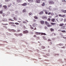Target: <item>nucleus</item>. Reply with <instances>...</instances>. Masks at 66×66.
I'll use <instances>...</instances> for the list:
<instances>
[{"instance_id": "nucleus-1", "label": "nucleus", "mask_w": 66, "mask_h": 66, "mask_svg": "<svg viewBox=\"0 0 66 66\" xmlns=\"http://www.w3.org/2000/svg\"><path fill=\"white\" fill-rule=\"evenodd\" d=\"M48 15H50V16H53L54 15V14L53 13H51L50 12H48Z\"/></svg>"}, {"instance_id": "nucleus-2", "label": "nucleus", "mask_w": 66, "mask_h": 66, "mask_svg": "<svg viewBox=\"0 0 66 66\" xmlns=\"http://www.w3.org/2000/svg\"><path fill=\"white\" fill-rule=\"evenodd\" d=\"M29 33V32L27 30L23 31V34H27V33Z\"/></svg>"}, {"instance_id": "nucleus-3", "label": "nucleus", "mask_w": 66, "mask_h": 66, "mask_svg": "<svg viewBox=\"0 0 66 66\" xmlns=\"http://www.w3.org/2000/svg\"><path fill=\"white\" fill-rule=\"evenodd\" d=\"M59 16L60 17H65V15H62L59 14Z\"/></svg>"}, {"instance_id": "nucleus-4", "label": "nucleus", "mask_w": 66, "mask_h": 66, "mask_svg": "<svg viewBox=\"0 0 66 66\" xmlns=\"http://www.w3.org/2000/svg\"><path fill=\"white\" fill-rule=\"evenodd\" d=\"M49 4H52L54 3V2L53 1H51L49 2Z\"/></svg>"}, {"instance_id": "nucleus-5", "label": "nucleus", "mask_w": 66, "mask_h": 66, "mask_svg": "<svg viewBox=\"0 0 66 66\" xmlns=\"http://www.w3.org/2000/svg\"><path fill=\"white\" fill-rule=\"evenodd\" d=\"M40 0H36L35 2L37 3H40Z\"/></svg>"}, {"instance_id": "nucleus-6", "label": "nucleus", "mask_w": 66, "mask_h": 66, "mask_svg": "<svg viewBox=\"0 0 66 66\" xmlns=\"http://www.w3.org/2000/svg\"><path fill=\"white\" fill-rule=\"evenodd\" d=\"M43 19H47V17L46 16H43L42 17Z\"/></svg>"}, {"instance_id": "nucleus-7", "label": "nucleus", "mask_w": 66, "mask_h": 66, "mask_svg": "<svg viewBox=\"0 0 66 66\" xmlns=\"http://www.w3.org/2000/svg\"><path fill=\"white\" fill-rule=\"evenodd\" d=\"M40 22L42 24H44L45 22H44V21H43L41 20L40 21Z\"/></svg>"}, {"instance_id": "nucleus-8", "label": "nucleus", "mask_w": 66, "mask_h": 66, "mask_svg": "<svg viewBox=\"0 0 66 66\" xmlns=\"http://www.w3.org/2000/svg\"><path fill=\"white\" fill-rule=\"evenodd\" d=\"M28 1L29 3H32L33 2V0H28Z\"/></svg>"}, {"instance_id": "nucleus-9", "label": "nucleus", "mask_w": 66, "mask_h": 66, "mask_svg": "<svg viewBox=\"0 0 66 66\" xmlns=\"http://www.w3.org/2000/svg\"><path fill=\"white\" fill-rule=\"evenodd\" d=\"M27 5V3H24L21 5L22 6H26Z\"/></svg>"}, {"instance_id": "nucleus-10", "label": "nucleus", "mask_w": 66, "mask_h": 66, "mask_svg": "<svg viewBox=\"0 0 66 66\" xmlns=\"http://www.w3.org/2000/svg\"><path fill=\"white\" fill-rule=\"evenodd\" d=\"M2 21H7V19H3Z\"/></svg>"}, {"instance_id": "nucleus-11", "label": "nucleus", "mask_w": 66, "mask_h": 66, "mask_svg": "<svg viewBox=\"0 0 66 66\" xmlns=\"http://www.w3.org/2000/svg\"><path fill=\"white\" fill-rule=\"evenodd\" d=\"M25 12H27V10L26 9H24L22 10V12L25 13Z\"/></svg>"}, {"instance_id": "nucleus-12", "label": "nucleus", "mask_w": 66, "mask_h": 66, "mask_svg": "<svg viewBox=\"0 0 66 66\" xmlns=\"http://www.w3.org/2000/svg\"><path fill=\"white\" fill-rule=\"evenodd\" d=\"M44 14V12L43 11H42L39 13V14L40 15H42Z\"/></svg>"}, {"instance_id": "nucleus-13", "label": "nucleus", "mask_w": 66, "mask_h": 66, "mask_svg": "<svg viewBox=\"0 0 66 66\" xmlns=\"http://www.w3.org/2000/svg\"><path fill=\"white\" fill-rule=\"evenodd\" d=\"M36 26H37V24L35 23H34L33 24V26L34 27H36Z\"/></svg>"}, {"instance_id": "nucleus-14", "label": "nucleus", "mask_w": 66, "mask_h": 66, "mask_svg": "<svg viewBox=\"0 0 66 66\" xmlns=\"http://www.w3.org/2000/svg\"><path fill=\"white\" fill-rule=\"evenodd\" d=\"M51 20L52 22H55V19L53 18L51 19Z\"/></svg>"}, {"instance_id": "nucleus-15", "label": "nucleus", "mask_w": 66, "mask_h": 66, "mask_svg": "<svg viewBox=\"0 0 66 66\" xmlns=\"http://www.w3.org/2000/svg\"><path fill=\"white\" fill-rule=\"evenodd\" d=\"M64 26V24L63 23L61 24H60L59 25V26H60V27H62V26Z\"/></svg>"}, {"instance_id": "nucleus-16", "label": "nucleus", "mask_w": 66, "mask_h": 66, "mask_svg": "<svg viewBox=\"0 0 66 66\" xmlns=\"http://www.w3.org/2000/svg\"><path fill=\"white\" fill-rule=\"evenodd\" d=\"M35 34H36V35H38V34H40L41 33H40V32H35Z\"/></svg>"}, {"instance_id": "nucleus-17", "label": "nucleus", "mask_w": 66, "mask_h": 66, "mask_svg": "<svg viewBox=\"0 0 66 66\" xmlns=\"http://www.w3.org/2000/svg\"><path fill=\"white\" fill-rule=\"evenodd\" d=\"M34 18L35 19H38V17L37 16H34Z\"/></svg>"}, {"instance_id": "nucleus-18", "label": "nucleus", "mask_w": 66, "mask_h": 66, "mask_svg": "<svg viewBox=\"0 0 66 66\" xmlns=\"http://www.w3.org/2000/svg\"><path fill=\"white\" fill-rule=\"evenodd\" d=\"M51 24L52 25H53V26H54V25L56 24V23H53L52 22H51Z\"/></svg>"}, {"instance_id": "nucleus-19", "label": "nucleus", "mask_w": 66, "mask_h": 66, "mask_svg": "<svg viewBox=\"0 0 66 66\" xmlns=\"http://www.w3.org/2000/svg\"><path fill=\"white\" fill-rule=\"evenodd\" d=\"M18 35L19 36H22V35H23L22 34V33H21L19 34H18Z\"/></svg>"}, {"instance_id": "nucleus-20", "label": "nucleus", "mask_w": 66, "mask_h": 66, "mask_svg": "<svg viewBox=\"0 0 66 66\" xmlns=\"http://www.w3.org/2000/svg\"><path fill=\"white\" fill-rule=\"evenodd\" d=\"M41 48L42 49H45V46H41Z\"/></svg>"}, {"instance_id": "nucleus-21", "label": "nucleus", "mask_w": 66, "mask_h": 66, "mask_svg": "<svg viewBox=\"0 0 66 66\" xmlns=\"http://www.w3.org/2000/svg\"><path fill=\"white\" fill-rule=\"evenodd\" d=\"M3 7H4L5 9H6L7 8V6L6 5H4Z\"/></svg>"}, {"instance_id": "nucleus-22", "label": "nucleus", "mask_w": 66, "mask_h": 66, "mask_svg": "<svg viewBox=\"0 0 66 66\" xmlns=\"http://www.w3.org/2000/svg\"><path fill=\"white\" fill-rule=\"evenodd\" d=\"M50 30L51 32H53L54 31V29L51 28V29Z\"/></svg>"}, {"instance_id": "nucleus-23", "label": "nucleus", "mask_w": 66, "mask_h": 66, "mask_svg": "<svg viewBox=\"0 0 66 66\" xmlns=\"http://www.w3.org/2000/svg\"><path fill=\"white\" fill-rule=\"evenodd\" d=\"M12 32H15L16 31V30L14 29H12Z\"/></svg>"}, {"instance_id": "nucleus-24", "label": "nucleus", "mask_w": 66, "mask_h": 66, "mask_svg": "<svg viewBox=\"0 0 66 66\" xmlns=\"http://www.w3.org/2000/svg\"><path fill=\"white\" fill-rule=\"evenodd\" d=\"M45 23H46V24L47 25H48V24H49V23L47 21L45 22Z\"/></svg>"}, {"instance_id": "nucleus-25", "label": "nucleus", "mask_w": 66, "mask_h": 66, "mask_svg": "<svg viewBox=\"0 0 66 66\" xmlns=\"http://www.w3.org/2000/svg\"><path fill=\"white\" fill-rule=\"evenodd\" d=\"M23 29H24V30H25V29H26V26H24L23 27Z\"/></svg>"}, {"instance_id": "nucleus-26", "label": "nucleus", "mask_w": 66, "mask_h": 66, "mask_svg": "<svg viewBox=\"0 0 66 66\" xmlns=\"http://www.w3.org/2000/svg\"><path fill=\"white\" fill-rule=\"evenodd\" d=\"M41 35H46V34L45 33H41Z\"/></svg>"}, {"instance_id": "nucleus-27", "label": "nucleus", "mask_w": 66, "mask_h": 66, "mask_svg": "<svg viewBox=\"0 0 66 66\" xmlns=\"http://www.w3.org/2000/svg\"><path fill=\"white\" fill-rule=\"evenodd\" d=\"M30 28L31 29H34V28L32 27V26L31 25H30Z\"/></svg>"}, {"instance_id": "nucleus-28", "label": "nucleus", "mask_w": 66, "mask_h": 66, "mask_svg": "<svg viewBox=\"0 0 66 66\" xmlns=\"http://www.w3.org/2000/svg\"><path fill=\"white\" fill-rule=\"evenodd\" d=\"M45 3L44 2L43 3V4H42V6H45Z\"/></svg>"}, {"instance_id": "nucleus-29", "label": "nucleus", "mask_w": 66, "mask_h": 66, "mask_svg": "<svg viewBox=\"0 0 66 66\" xmlns=\"http://www.w3.org/2000/svg\"><path fill=\"white\" fill-rule=\"evenodd\" d=\"M62 12H63L64 13H66V10H62Z\"/></svg>"}, {"instance_id": "nucleus-30", "label": "nucleus", "mask_w": 66, "mask_h": 66, "mask_svg": "<svg viewBox=\"0 0 66 66\" xmlns=\"http://www.w3.org/2000/svg\"><path fill=\"white\" fill-rule=\"evenodd\" d=\"M63 38L64 39H66V35L64 36L63 37Z\"/></svg>"}, {"instance_id": "nucleus-31", "label": "nucleus", "mask_w": 66, "mask_h": 66, "mask_svg": "<svg viewBox=\"0 0 66 66\" xmlns=\"http://www.w3.org/2000/svg\"><path fill=\"white\" fill-rule=\"evenodd\" d=\"M9 20L10 21H14V20H13L12 19H9Z\"/></svg>"}, {"instance_id": "nucleus-32", "label": "nucleus", "mask_w": 66, "mask_h": 66, "mask_svg": "<svg viewBox=\"0 0 66 66\" xmlns=\"http://www.w3.org/2000/svg\"><path fill=\"white\" fill-rule=\"evenodd\" d=\"M32 13L31 12H30L29 13V16H30V15H32Z\"/></svg>"}, {"instance_id": "nucleus-33", "label": "nucleus", "mask_w": 66, "mask_h": 66, "mask_svg": "<svg viewBox=\"0 0 66 66\" xmlns=\"http://www.w3.org/2000/svg\"><path fill=\"white\" fill-rule=\"evenodd\" d=\"M5 16V13H3V17H4V16Z\"/></svg>"}, {"instance_id": "nucleus-34", "label": "nucleus", "mask_w": 66, "mask_h": 66, "mask_svg": "<svg viewBox=\"0 0 66 66\" xmlns=\"http://www.w3.org/2000/svg\"><path fill=\"white\" fill-rule=\"evenodd\" d=\"M0 14H3V11L2 10L0 11Z\"/></svg>"}, {"instance_id": "nucleus-35", "label": "nucleus", "mask_w": 66, "mask_h": 66, "mask_svg": "<svg viewBox=\"0 0 66 66\" xmlns=\"http://www.w3.org/2000/svg\"><path fill=\"white\" fill-rule=\"evenodd\" d=\"M51 26H51V25H50L49 24H48L47 25V27H51Z\"/></svg>"}, {"instance_id": "nucleus-36", "label": "nucleus", "mask_w": 66, "mask_h": 66, "mask_svg": "<svg viewBox=\"0 0 66 66\" xmlns=\"http://www.w3.org/2000/svg\"><path fill=\"white\" fill-rule=\"evenodd\" d=\"M13 19L15 20H17V19H16V18L15 17H14L13 18Z\"/></svg>"}, {"instance_id": "nucleus-37", "label": "nucleus", "mask_w": 66, "mask_h": 66, "mask_svg": "<svg viewBox=\"0 0 66 66\" xmlns=\"http://www.w3.org/2000/svg\"><path fill=\"white\" fill-rule=\"evenodd\" d=\"M59 46H63V44L60 43L59 45Z\"/></svg>"}, {"instance_id": "nucleus-38", "label": "nucleus", "mask_w": 66, "mask_h": 66, "mask_svg": "<svg viewBox=\"0 0 66 66\" xmlns=\"http://www.w3.org/2000/svg\"><path fill=\"white\" fill-rule=\"evenodd\" d=\"M61 32H62L64 33V32H66V31H65V30H62L61 31Z\"/></svg>"}, {"instance_id": "nucleus-39", "label": "nucleus", "mask_w": 66, "mask_h": 66, "mask_svg": "<svg viewBox=\"0 0 66 66\" xmlns=\"http://www.w3.org/2000/svg\"><path fill=\"white\" fill-rule=\"evenodd\" d=\"M45 13L46 14H48V12L47 11H45Z\"/></svg>"}, {"instance_id": "nucleus-40", "label": "nucleus", "mask_w": 66, "mask_h": 66, "mask_svg": "<svg viewBox=\"0 0 66 66\" xmlns=\"http://www.w3.org/2000/svg\"><path fill=\"white\" fill-rule=\"evenodd\" d=\"M3 27H4V28H5V29H7V27H6V26H4Z\"/></svg>"}, {"instance_id": "nucleus-41", "label": "nucleus", "mask_w": 66, "mask_h": 66, "mask_svg": "<svg viewBox=\"0 0 66 66\" xmlns=\"http://www.w3.org/2000/svg\"><path fill=\"white\" fill-rule=\"evenodd\" d=\"M10 1V0H5V2H9Z\"/></svg>"}, {"instance_id": "nucleus-42", "label": "nucleus", "mask_w": 66, "mask_h": 66, "mask_svg": "<svg viewBox=\"0 0 66 66\" xmlns=\"http://www.w3.org/2000/svg\"><path fill=\"white\" fill-rule=\"evenodd\" d=\"M62 2H66V1L65 0H62Z\"/></svg>"}, {"instance_id": "nucleus-43", "label": "nucleus", "mask_w": 66, "mask_h": 66, "mask_svg": "<svg viewBox=\"0 0 66 66\" xmlns=\"http://www.w3.org/2000/svg\"><path fill=\"white\" fill-rule=\"evenodd\" d=\"M47 20L48 21H50V20H51L50 19V18H48V19H47Z\"/></svg>"}, {"instance_id": "nucleus-44", "label": "nucleus", "mask_w": 66, "mask_h": 66, "mask_svg": "<svg viewBox=\"0 0 66 66\" xmlns=\"http://www.w3.org/2000/svg\"><path fill=\"white\" fill-rule=\"evenodd\" d=\"M15 24H16V25H18L19 24V23H15Z\"/></svg>"}, {"instance_id": "nucleus-45", "label": "nucleus", "mask_w": 66, "mask_h": 66, "mask_svg": "<svg viewBox=\"0 0 66 66\" xmlns=\"http://www.w3.org/2000/svg\"><path fill=\"white\" fill-rule=\"evenodd\" d=\"M2 6V4H1V3H0V8Z\"/></svg>"}, {"instance_id": "nucleus-46", "label": "nucleus", "mask_w": 66, "mask_h": 66, "mask_svg": "<svg viewBox=\"0 0 66 66\" xmlns=\"http://www.w3.org/2000/svg\"><path fill=\"white\" fill-rule=\"evenodd\" d=\"M22 23H26V22L24 21H23L22 22Z\"/></svg>"}, {"instance_id": "nucleus-47", "label": "nucleus", "mask_w": 66, "mask_h": 66, "mask_svg": "<svg viewBox=\"0 0 66 66\" xmlns=\"http://www.w3.org/2000/svg\"><path fill=\"white\" fill-rule=\"evenodd\" d=\"M48 42H51V40L49 39H48Z\"/></svg>"}, {"instance_id": "nucleus-48", "label": "nucleus", "mask_w": 66, "mask_h": 66, "mask_svg": "<svg viewBox=\"0 0 66 66\" xmlns=\"http://www.w3.org/2000/svg\"><path fill=\"white\" fill-rule=\"evenodd\" d=\"M14 24V23H9V24Z\"/></svg>"}, {"instance_id": "nucleus-49", "label": "nucleus", "mask_w": 66, "mask_h": 66, "mask_svg": "<svg viewBox=\"0 0 66 66\" xmlns=\"http://www.w3.org/2000/svg\"><path fill=\"white\" fill-rule=\"evenodd\" d=\"M34 37H37V36H36L35 35H34Z\"/></svg>"}, {"instance_id": "nucleus-50", "label": "nucleus", "mask_w": 66, "mask_h": 66, "mask_svg": "<svg viewBox=\"0 0 66 66\" xmlns=\"http://www.w3.org/2000/svg\"><path fill=\"white\" fill-rule=\"evenodd\" d=\"M11 26H14V27H16V26L14 24H12Z\"/></svg>"}, {"instance_id": "nucleus-51", "label": "nucleus", "mask_w": 66, "mask_h": 66, "mask_svg": "<svg viewBox=\"0 0 66 66\" xmlns=\"http://www.w3.org/2000/svg\"><path fill=\"white\" fill-rule=\"evenodd\" d=\"M50 45H52V42H50L49 43Z\"/></svg>"}, {"instance_id": "nucleus-52", "label": "nucleus", "mask_w": 66, "mask_h": 66, "mask_svg": "<svg viewBox=\"0 0 66 66\" xmlns=\"http://www.w3.org/2000/svg\"><path fill=\"white\" fill-rule=\"evenodd\" d=\"M33 22H36V20H33Z\"/></svg>"}, {"instance_id": "nucleus-53", "label": "nucleus", "mask_w": 66, "mask_h": 66, "mask_svg": "<svg viewBox=\"0 0 66 66\" xmlns=\"http://www.w3.org/2000/svg\"><path fill=\"white\" fill-rule=\"evenodd\" d=\"M66 19H65L64 20V22H66Z\"/></svg>"}, {"instance_id": "nucleus-54", "label": "nucleus", "mask_w": 66, "mask_h": 66, "mask_svg": "<svg viewBox=\"0 0 66 66\" xmlns=\"http://www.w3.org/2000/svg\"><path fill=\"white\" fill-rule=\"evenodd\" d=\"M48 17L49 18H52V16H48Z\"/></svg>"}, {"instance_id": "nucleus-55", "label": "nucleus", "mask_w": 66, "mask_h": 66, "mask_svg": "<svg viewBox=\"0 0 66 66\" xmlns=\"http://www.w3.org/2000/svg\"><path fill=\"white\" fill-rule=\"evenodd\" d=\"M58 31H62V30H61V29H60L58 30Z\"/></svg>"}, {"instance_id": "nucleus-56", "label": "nucleus", "mask_w": 66, "mask_h": 66, "mask_svg": "<svg viewBox=\"0 0 66 66\" xmlns=\"http://www.w3.org/2000/svg\"><path fill=\"white\" fill-rule=\"evenodd\" d=\"M14 35H17V34H16V33H15L14 34Z\"/></svg>"}, {"instance_id": "nucleus-57", "label": "nucleus", "mask_w": 66, "mask_h": 66, "mask_svg": "<svg viewBox=\"0 0 66 66\" xmlns=\"http://www.w3.org/2000/svg\"><path fill=\"white\" fill-rule=\"evenodd\" d=\"M61 48H65V46H63V47H61Z\"/></svg>"}, {"instance_id": "nucleus-58", "label": "nucleus", "mask_w": 66, "mask_h": 66, "mask_svg": "<svg viewBox=\"0 0 66 66\" xmlns=\"http://www.w3.org/2000/svg\"><path fill=\"white\" fill-rule=\"evenodd\" d=\"M43 11H44V12H46V10H43Z\"/></svg>"}, {"instance_id": "nucleus-59", "label": "nucleus", "mask_w": 66, "mask_h": 66, "mask_svg": "<svg viewBox=\"0 0 66 66\" xmlns=\"http://www.w3.org/2000/svg\"><path fill=\"white\" fill-rule=\"evenodd\" d=\"M3 24L4 25H5V24H6V25H7V24Z\"/></svg>"}, {"instance_id": "nucleus-60", "label": "nucleus", "mask_w": 66, "mask_h": 66, "mask_svg": "<svg viewBox=\"0 0 66 66\" xmlns=\"http://www.w3.org/2000/svg\"><path fill=\"white\" fill-rule=\"evenodd\" d=\"M8 6L9 7H10V6L9 5H8Z\"/></svg>"}, {"instance_id": "nucleus-61", "label": "nucleus", "mask_w": 66, "mask_h": 66, "mask_svg": "<svg viewBox=\"0 0 66 66\" xmlns=\"http://www.w3.org/2000/svg\"><path fill=\"white\" fill-rule=\"evenodd\" d=\"M34 30H36V28H35Z\"/></svg>"}, {"instance_id": "nucleus-62", "label": "nucleus", "mask_w": 66, "mask_h": 66, "mask_svg": "<svg viewBox=\"0 0 66 66\" xmlns=\"http://www.w3.org/2000/svg\"><path fill=\"white\" fill-rule=\"evenodd\" d=\"M37 52H38L39 53V51H37Z\"/></svg>"}, {"instance_id": "nucleus-63", "label": "nucleus", "mask_w": 66, "mask_h": 66, "mask_svg": "<svg viewBox=\"0 0 66 66\" xmlns=\"http://www.w3.org/2000/svg\"><path fill=\"white\" fill-rule=\"evenodd\" d=\"M63 19H62L61 21H63Z\"/></svg>"}, {"instance_id": "nucleus-64", "label": "nucleus", "mask_w": 66, "mask_h": 66, "mask_svg": "<svg viewBox=\"0 0 66 66\" xmlns=\"http://www.w3.org/2000/svg\"><path fill=\"white\" fill-rule=\"evenodd\" d=\"M18 32H20V30H18Z\"/></svg>"}]
</instances>
